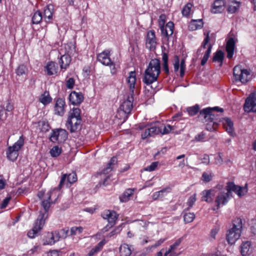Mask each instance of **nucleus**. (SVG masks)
<instances>
[{"label":"nucleus","mask_w":256,"mask_h":256,"mask_svg":"<svg viewBox=\"0 0 256 256\" xmlns=\"http://www.w3.org/2000/svg\"><path fill=\"white\" fill-rule=\"evenodd\" d=\"M215 193L216 191L213 189L204 190L202 192V200L208 203L212 202Z\"/></svg>","instance_id":"22"},{"label":"nucleus","mask_w":256,"mask_h":256,"mask_svg":"<svg viewBox=\"0 0 256 256\" xmlns=\"http://www.w3.org/2000/svg\"><path fill=\"white\" fill-rule=\"evenodd\" d=\"M110 51L105 50L97 55V60L104 66H109L112 60L110 58Z\"/></svg>","instance_id":"15"},{"label":"nucleus","mask_w":256,"mask_h":256,"mask_svg":"<svg viewBox=\"0 0 256 256\" xmlns=\"http://www.w3.org/2000/svg\"><path fill=\"white\" fill-rule=\"evenodd\" d=\"M54 7L52 4H48L44 8L43 18L46 23H49L52 20Z\"/></svg>","instance_id":"17"},{"label":"nucleus","mask_w":256,"mask_h":256,"mask_svg":"<svg viewBox=\"0 0 256 256\" xmlns=\"http://www.w3.org/2000/svg\"><path fill=\"white\" fill-rule=\"evenodd\" d=\"M62 152V149L58 146H54L50 150V155L54 158L58 156Z\"/></svg>","instance_id":"46"},{"label":"nucleus","mask_w":256,"mask_h":256,"mask_svg":"<svg viewBox=\"0 0 256 256\" xmlns=\"http://www.w3.org/2000/svg\"><path fill=\"white\" fill-rule=\"evenodd\" d=\"M75 84V80L74 78H70L66 82V88L68 89H72Z\"/></svg>","instance_id":"62"},{"label":"nucleus","mask_w":256,"mask_h":256,"mask_svg":"<svg viewBox=\"0 0 256 256\" xmlns=\"http://www.w3.org/2000/svg\"><path fill=\"white\" fill-rule=\"evenodd\" d=\"M54 190L55 189L50 190L46 194V196H48L46 198L42 201L41 205L43 207L44 210L40 212V214L34 223L33 228L28 232L27 235L30 238H34L38 234V232L42 229L44 224L45 220L48 216V212L50 204L52 203L54 204L56 202L58 198H56L54 202L51 200L52 194Z\"/></svg>","instance_id":"1"},{"label":"nucleus","mask_w":256,"mask_h":256,"mask_svg":"<svg viewBox=\"0 0 256 256\" xmlns=\"http://www.w3.org/2000/svg\"><path fill=\"white\" fill-rule=\"evenodd\" d=\"M81 110L79 108H73L68 113L66 126L71 133L76 132L82 122Z\"/></svg>","instance_id":"3"},{"label":"nucleus","mask_w":256,"mask_h":256,"mask_svg":"<svg viewBox=\"0 0 256 256\" xmlns=\"http://www.w3.org/2000/svg\"><path fill=\"white\" fill-rule=\"evenodd\" d=\"M242 220L240 218H236L232 220V228L242 232Z\"/></svg>","instance_id":"34"},{"label":"nucleus","mask_w":256,"mask_h":256,"mask_svg":"<svg viewBox=\"0 0 256 256\" xmlns=\"http://www.w3.org/2000/svg\"><path fill=\"white\" fill-rule=\"evenodd\" d=\"M166 19V16L164 14H161L158 18V24L160 29L162 28V26H164Z\"/></svg>","instance_id":"59"},{"label":"nucleus","mask_w":256,"mask_h":256,"mask_svg":"<svg viewBox=\"0 0 256 256\" xmlns=\"http://www.w3.org/2000/svg\"><path fill=\"white\" fill-rule=\"evenodd\" d=\"M186 211H183L184 220L185 223H190L192 222L195 218V214L193 212H186Z\"/></svg>","instance_id":"41"},{"label":"nucleus","mask_w":256,"mask_h":256,"mask_svg":"<svg viewBox=\"0 0 256 256\" xmlns=\"http://www.w3.org/2000/svg\"><path fill=\"white\" fill-rule=\"evenodd\" d=\"M162 132H160V134L162 135L169 134L172 130V127L171 126L168 124L166 126L164 124H162Z\"/></svg>","instance_id":"55"},{"label":"nucleus","mask_w":256,"mask_h":256,"mask_svg":"<svg viewBox=\"0 0 256 256\" xmlns=\"http://www.w3.org/2000/svg\"><path fill=\"white\" fill-rule=\"evenodd\" d=\"M146 44L150 45L149 48L152 50L156 48V38L154 30H150L148 32L146 35Z\"/></svg>","instance_id":"20"},{"label":"nucleus","mask_w":256,"mask_h":256,"mask_svg":"<svg viewBox=\"0 0 256 256\" xmlns=\"http://www.w3.org/2000/svg\"><path fill=\"white\" fill-rule=\"evenodd\" d=\"M58 129H54L50 137V140L53 142H60Z\"/></svg>","instance_id":"43"},{"label":"nucleus","mask_w":256,"mask_h":256,"mask_svg":"<svg viewBox=\"0 0 256 256\" xmlns=\"http://www.w3.org/2000/svg\"><path fill=\"white\" fill-rule=\"evenodd\" d=\"M240 252L242 256H248L252 252L250 242H243L240 246Z\"/></svg>","instance_id":"23"},{"label":"nucleus","mask_w":256,"mask_h":256,"mask_svg":"<svg viewBox=\"0 0 256 256\" xmlns=\"http://www.w3.org/2000/svg\"><path fill=\"white\" fill-rule=\"evenodd\" d=\"M40 101L44 106L51 102L52 101V98L50 96L49 92L46 90L42 94L40 98Z\"/></svg>","instance_id":"31"},{"label":"nucleus","mask_w":256,"mask_h":256,"mask_svg":"<svg viewBox=\"0 0 256 256\" xmlns=\"http://www.w3.org/2000/svg\"><path fill=\"white\" fill-rule=\"evenodd\" d=\"M244 110L247 112H256V93H252L246 98L244 105Z\"/></svg>","instance_id":"7"},{"label":"nucleus","mask_w":256,"mask_h":256,"mask_svg":"<svg viewBox=\"0 0 256 256\" xmlns=\"http://www.w3.org/2000/svg\"><path fill=\"white\" fill-rule=\"evenodd\" d=\"M42 241L43 245L52 244L56 242L54 234L51 232H48L46 238H44Z\"/></svg>","instance_id":"35"},{"label":"nucleus","mask_w":256,"mask_h":256,"mask_svg":"<svg viewBox=\"0 0 256 256\" xmlns=\"http://www.w3.org/2000/svg\"><path fill=\"white\" fill-rule=\"evenodd\" d=\"M117 162L118 159L116 156L112 157L108 164L107 166L102 170V173L106 174L110 172L113 169V166L117 164Z\"/></svg>","instance_id":"28"},{"label":"nucleus","mask_w":256,"mask_h":256,"mask_svg":"<svg viewBox=\"0 0 256 256\" xmlns=\"http://www.w3.org/2000/svg\"><path fill=\"white\" fill-rule=\"evenodd\" d=\"M72 58L70 54H65L61 56L59 60V64L61 69H66L70 66Z\"/></svg>","instance_id":"21"},{"label":"nucleus","mask_w":256,"mask_h":256,"mask_svg":"<svg viewBox=\"0 0 256 256\" xmlns=\"http://www.w3.org/2000/svg\"><path fill=\"white\" fill-rule=\"evenodd\" d=\"M160 73V62L158 58L152 59L145 70L143 82L146 85L152 84L158 80Z\"/></svg>","instance_id":"2"},{"label":"nucleus","mask_w":256,"mask_h":256,"mask_svg":"<svg viewBox=\"0 0 256 256\" xmlns=\"http://www.w3.org/2000/svg\"><path fill=\"white\" fill-rule=\"evenodd\" d=\"M224 0H214L212 6L211 12L214 14L222 12L224 10Z\"/></svg>","instance_id":"18"},{"label":"nucleus","mask_w":256,"mask_h":256,"mask_svg":"<svg viewBox=\"0 0 256 256\" xmlns=\"http://www.w3.org/2000/svg\"><path fill=\"white\" fill-rule=\"evenodd\" d=\"M202 180L204 182H209L212 180V176L206 172H204L202 174Z\"/></svg>","instance_id":"61"},{"label":"nucleus","mask_w":256,"mask_h":256,"mask_svg":"<svg viewBox=\"0 0 256 256\" xmlns=\"http://www.w3.org/2000/svg\"><path fill=\"white\" fill-rule=\"evenodd\" d=\"M228 201V199L224 194V192H220L216 196L215 203L216 209H218L220 204L224 205Z\"/></svg>","instance_id":"25"},{"label":"nucleus","mask_w":256,"mask_h":256,"mask_svg":"<svg viewBox=\"0 0 256 256\" xmlns=\"http://www.w3.org/2000/svg\"><path fill=\"white\" fill-rule=\"evenodd\" d=\"M106 242L105 240H102V241L99 242L94 248H92V250L96 253H98L102 250Z\"/></svg>","instance_id":"54"},{"label":"nucleus","mask_w":256,"mask_h":256,"mask_svg":"<svg viewBox=\"0 0 256 256\" xmlns=\"http://www.w3.org/2000/svg\"><path fill=\"white\" fill-rule=\"evenodd\" d=\"M120 256H130L132 254V250L128 244H124L119 248Z\"/></svg>","instance_id":"30"},{"label":"nucleus","mask_w":256,"mask_h":256,"mask_svg":"<svg viewBox=\"0 0 256 256\" xmlns=\"http://www.w3.org/2000/svg\"><path fill=\"white\" fill-rule=\"evenodd\" d=\"M38 126H40L41 131L42 132H48L50 128V124L48 122L44 120L40 121L38 122Z\"/></svg>","instance_id":"44"},{"label":"nucleus","mask_w":256,"mask_h":256,"mask_svg":"<svg viewBox=\"0 0 256 256\" xmlns=\"http://www.w3.org/2000/svg\"><path fill=\"white\" fill-rule=\"evenodd\" d=\"M60 232L61 236V238L65 239L68 236V228L61 229L60 230Z\"/></svg>","instance_id":"63"},{"label":"nucleus","mask_w":256,"mask_h":256,"mask_svg":"<svg viewBox=\"0 0 256 256\" xmlns=\"http://www.w3.org/2000/svg\"><path fill=\"white\" fill-rule=\"evenodd\" d=\"M238 40H234V38H230L226 42V51L227 53L226 57L228 59L232 58L234 54V50L236 48V43Z\"/></svg>","instance_id":"12"},{"label":"nucleus","mask_w":256,"mask_h":256,"mask_svg":"<svg viewBox=\"0 0 256 256\" xmlns=\"http://www.w3.org/2000/svg\"><path fill=\"white\" fill-rule=\"evenodd\" d=\"M66 106L65 100L62 98H58L56 102L54 111V114L62 116L64 114V107Z\"/></svg>","instance_id":"14"},{"label":"nucleus","mask_w":256,"mask_h":256,"mask_svg":"<svg viewBox=\"0 0 256 256\" xmlns=\"http://www.w3.org/2000/svg\"><path fill=\"white\" fill-rule=\"evenodd\" d=\"M183 240V237H181L180 238L176 240V242L170 246V248L168 250V251H166L164 256H167L170 253L172 252V250H174L177 248V247L182 242V240Z\"/></svg>","instance_id":"40"},{"label":"nucleus","mask_w":256,"mask_h":256,"mask_svg":"<svg viewBox=\"0 0 256 256\" xmlns=\"http://www.w3.org/2000/svg\"><path fill=\"white\" fill-rule=\"evenodd\" d=\"M243 72V68L241 66H236L233 68V76L236 82H238V79Z\"/></svg>","instance_id":"42"},{"label":"nucleus","mask_w":256,"mask_h":256,"mask_svg":"<svg viewBox=\"0 0 256 256\" xmlns=\"http://www.w3.org/2000/svg\"><path fill=\"white\" fill-rule=\"evenodd\" d=\"M250 72L246 70L243 68V72L238 79V82H240L242 84L246 83L250 78Z\"/></svg>","instance_id":"32"},{"label":"nucleus","mask_w":256,"mask_h":256,"mask_svg":"<svg viewBox=\"0 0 256 256\" xmlns=\"http://www.w3.org/2000/svg\"><path fill=\"white\" fill-rule=\"evenodd\" d=\"M212 47V44H209L208 46V48L206 52H205L204 56L200 64L202 66H204L206 64L207 60H208L210 54L211 53Z\"/></svg>","instance_id":"39"},{"label":"nucleus","mask_w":256,"mask_h":256,"mask_svg":"<svg viewBox=\"0 0 256 256\" xmlns=\"http://www.w3.org/2000/svg\"><path fill=\"white\" fill-rule=\"evenodd\" d=\"M136 188H128L120 196V202H126L130 200V198L134 195Z\"/></svg>","instance_id":"24"},{"label":"nucleus","mask_w":256,"mask_h":256,"mask_svg":"<svg viewBox=\"0 0 256 256\" xmlns=\"http://www.w3.org/2000/svg\"><path fill=\"white\" fill-rule=\"evenodd\" d=\"M104 219L107 220L108 222L116 224L118 214L113 210H106L101 214Z\"/></svg>","instance_id":"10"},{"label":"nucleus","mask_w":256,"mask_h":256,"mask_svg":"<svg viewBox=\"0 0 256 256\" xmlns=\"http://www.w3.org/2000/svg\"><path fill=\"white\" fill-rule=\"evenodd\" d=\"M24 144V138L23 136H21L19 140L12 146L8 147L6 150L7 158L12 162L16 161L18 156V151L22 147Z\"/></svg>","instance_id":"5"},{"label":"nucleus","mask_w":256,"mask_h":256,"mask_svg":"<svg viewBox=\"0 0 256 256\" xmlns=\"http://www.w3.org/2000/svg\"><path fill=\"white\" fill-rule=\"evenodd\" d=\"M174 71L176 72L180 68V59L178 56L176 55L174 57Z\"/></svg>","instance_id":"64"},{"label":"nucleus","mask_w":256,"mask_h":256,"mask_svg":"<svg viewBox=\"0 0 256 256\" xmlns=\"http://www.w3.org/2000/svg\"><path fill=\"white\" fill-rule=\"evenodd\" d=\"M238 186L236 185L234 182H228L226 183V190L230 191H232L234 192L236 194L237 192Z\"/></svg>","instance_id":"51"},{"label":"nucleus","mask_w":256,"mask_h":256,"mask_svg":"<svg viewBox=\"0 0 256 256\" xmlns=\"http://www.w3.org/2000/svg\"><path fill=\"white\" fill-rule=\"evenodd\" d=\"M192 6V4L190 3H188L186 6H184L182 10V14L186 17L189 16L191 11Z\"/></svg>","instance_id":"47"},{"label":"nucleus","mask_w":256,"mask_h":256,"mask_svg":"<svg viewBox=\"0 0 256 256\" xmlns=\"http://www.w3.org/2000/svg\"><path fill=\"white\" fill-rule=\"evenodd\" d=\"M210 32V31H208L207 32L206 34L205 33L204 34L206 35V38H204L203 42L202 44L201 48H206V46L208 44L210 40V36H209Z\"/></svg>","instance_id":"60"},{"label":"nucleus","mask_w":256,"mask_h":256,"mask_svg":"<svg viewBox=\"0 0 256 256\" xmlns=\"http://www.w3.org/2000/svg\"><path fill=\"white\" fill-rule=\"evenodd\" d=\"M196 201V194H194L192 196H190L187 202V204L188 206V207L184 210V211H188L190 210L191 208L192 207Z\"/></svg>","instance_id":"49"},{"label":"nucleus","mask_w":256,"mask_h":256,"mask_svg":"<svg viewBox=\"0 0 256 256\" xmlns=\"http://www.w3.org/2000/svg\"><path fill=\"white\" fill-rule=\"evenodd\" d=\"M8 116V114L4 106H0V122L4 120Z\"/></svg>","instance_id":"56"},{"label":"nucleus","mask_w":256,"mask_h":256,"mask_svg":"<svg viewBox=\"0 0 256 256\" xmlns=\"http://www.w3.org/2000/svg\"><path fill=\"white\" fill-rule=\"evenodd\" d=\"M233 4H229L227 8V11L228 13L234 14L239 8L240 6V2H236L235 0L232 2Z\"/></svg>","instance_id":"37"},{"label":"nucleus","mask_w":256,"mask_h":256,"mask_svg":"<svg viewBox=\"0 0 256 256\" xmlns=\"http://www.w3.org/2000/svg\"><path fill=\"white\" fill-rule=\"evenodd\" d=\"M67 176V182L70 184L75 182L77 180V176L76 173L70 174Z\"/></svg>","instance_id":"57"},{"label":"nucleus","mask_w":256,"mask_h":256,"mask_svg":"<svg viewBox=\"0 0 256 256\" xmlns=\"http://www.w3.org/2000/svg\"><path fill=\"white\" fill-rule=\"evenodd\" d=\"M224 58V52L222 50H218L214 54L212 60L213 62H219L220 66H222V65Z\"/></svg>","instance_id":"29"},{"label":"nucleus","mask_w":256,"mask_h":256,"mask_svg":"<svg viewBox=\"0 0 256 256\" xmlns=\"http://www.w3.org/2000/svg\"><path fill=\"white\" fill-rule=\"evenodd\" d=\"M186 112H188L190 116H196L198 112L200 113V106L198 104H196L192 106L188 107L186 108Z\"/></svg>","instance_id":"36"},{"label":"nucleus","mask_w":256,"mask_h":256,"mask_svg":"<svg viewBox=\"0 0 256 256\" xmlns=\"http://www.w3.org/2000/svg\"><path fill=\"white\" fill-rule=\"evenodd\" d=\"M174 26L172 22H168L164 26H162L160 28L162 36V38H164L167 42H168L170 37L174 34Z\"/></svg>","instance_id":"8"},{"label":"nucleus","mask_w":256,"mask_h":256,"mask_svg":"<svg viewBox=\"0 0 256 256\" xmlns=\"http://www.w3.org/2000/svg\"><path fill=\"white\" fill-rule=\"evenodd\" d=\"M136 72L132 71L129 72L127 82L128 84L130 94L134 95V90L136 88Z\"/></svg>","instance_id":"19"},{"label":"nucleus","mask_w":256,"mask_h":256,"mask_svg":"<svg viewBox=\"0 0 256 256\" xmlns=\"http://www.w3.org/2000/svg\"><path fill=\"white\" fill-rule=\"evenodd\" d=\"M158 162H152L150 164V165L145 168L144 170H145L148 171V172L154 171L156 169V167L158 166Z\"/></svg>","instance_id":"58"},{"label":"nucleus","mask_w":256,"mask_h":256,"mask_svg":"<svg viewBox=\"0 0 256 256\" xmlns=\"http://www.w3.org/2000/svg\"><path fill=\"white\" fill-rule=\"evenodd\" d=\"M148 126V128L145 129L144 131L142 133L141 138L142 140L160 134L162 128V123L156 122L154 123L149 124V125Z\"/></svg>","instance_id":"6"},{"label":"nucleus","mask_w":256,"mask_h":256,"mask_svg":"<svg viewBox=\"0 0 256 256\" xmlns=\"http://www.w3.org/2000/svg\"><path fill=\"white\" fill-rule=\"evenodd\" d=\"M206 130L208 131L212 132L214 130L218 125V122H206Z\"/></svg>","instance_id":"50"},{"label":"nucleus","mask_w":256,"mask_h":256,"mask_svg":"<svg viewBox=\"0 0 256 256\" xmlns=\"http://www.w3.org/2000/svg\"><path fill=\"white\" fill-rule=\"evenodd\" d=\"M241 232L233 228L230 229L226 234V240L229 244H232L240 236Z\"/></svg>","instance_id":"16"},{"label":"nucleus","mask_w":256,"mask_h":256,"mask_svg":"<svg viewBox=\"0 0 256 256\" xmlns=\"http://www.w3.org/2000/svg\"><path fill=\"white\" fill-rule=\"evenodd\" d=\"M214 111L222 112H224V109L218 106L208 107L200 110L198 118L203 122H218L216 118L218 115H215L214 113Z\"/></svg>","instance_id":"4"},{"label":"nucleus","mask_w":256,"mask_h":256,"mask_svg":"<svg viewBox=\"0 0 256 256\" xmlns=\"http://www.w3.org/2000/svg\"><path fill=\"white\" fill-rule=\"evenodd\" d=\"M84 230V228L81 226H73L70 228V234L69 236H76L77 234H80L82 233Z\"/></svg>","instance_id":"45"},{"label":"nucleus","mask_w":256,"mask_h":256,"mask_svg":"<svg viewBox=\"0 0 256 256\" xmlns=\"http://www.w3.org/2000/svg\"><path fill=\"white\" fill-rule=\"evenodd\" d=\"M70 102L74 106H79L84 100V96L82 92L72 91L68 96Z\"/></svg>","instance_id":"9"},{"label":"nucleus","mask_w":256,"mask_h":256,"mask_svg":"<svg viewBox=\"0 0 256 256\" xmlns=\"http://www.w3.org/2000/svg\"><path fill=\"white\" fill-rule=\"evenodd\" d=\"M48 76H52L57 72L58 66L54 62H48L44 67Z\"/></svg>","instance_id":"27"},{"label":"nucleus","mask_w":256,"mask_h":256,"mask_svg":"<svg viewBox=\"0 0 256 256\" xmlns=\"http://www.w3.org/2000/svg\"><path fill=\"white\" fill-rule=\"evenodd\" d=\"M167 189H170L169 187H167L162 189V190L154 192L152 195V198L154 200H156L160 198L164 197V193L165 192Z\"/></svg>","instance_id":"52"},{"label":"nucleus","mask_w":256,"mask_h":256,"mask_svg":"<svg viewBox=\"0 0 256 256\" xmlns=\"http://www.w3.org/2000/svg\"><path fill=\"white\" fill-rule=\"evenodd\" d=\"M236 194L238 196L241 197L244 196L248 192L247 184L244 186H238Z\"/></svg>","instance_id":"53"},{"label":"nucleus","mask_w":256,"mask_h":256,"mask_svg":"<svg viewBox=\"0 0 256 256\" xmlns=\"http://www.w3.org/2000/svg\"><path fill=\"white\" fill-rule=\"evenodd\" d=\"M203 26L204 22L202 19L192 20L188 25V28L190 30H195L202 28Z\"/></svg>","instance_id":"26"},{"label":"nucleus","mask_w":256,"mask_h":256,"mask_svg":"<svg viewBox=\"0 0 256 256\" xmlns=\"http://www.w3.org/2000/svg\"><path fill=\"white\" fill-rule=\"evenodd\" d=\"M223 126L228 133L232 137L236 136L234 130V122L229 118H222V120Z\"/></svg>","instance_id":"13"},{"label":"nucleus","mask_w":256,"mask_h":256,"mask_svg":"<svg viewBox=\"0 0 256 256\" xmlns=\"http://www.w3.org/2000/svg\"><path fill=\"white\" fill-rule=\"evenodd\" d=\"M42 12L40 10H38L34 13L32 18V24H40L42 22Z\"/></svg>","instance_id":"33"},{"label":"nucleus","mask_w":256,"mask_h":256,"mask_svg":"<svg viewBox=\"0 0 256 256\" xmlns=\"http://www.w3.org/2000/svg\"><path fill=\"white\" fill-rule=\"evenodd\" d=\"M134 100V95L130 94L127 97V98L120 105V108L125 114H129L133 108V102Z\"/></svg>","instance_id":"11"},{"label":"nucleus","mask_w":256,"mask_h":256,"mask_svg":"<svg viewBox=\"0 0 256 256\" xmlns=\"http://www.w3.org/2000/svg\"><path fill=\"white\" fill-rule=\"evenodd\" d=\"M60 142L66 140L68 138V133L66 130L62 128L58 129Z\"/></svg>","instance_id":"48"},{"label":"nucleus","mask_w":256,"mask_h":256,"mask_svg":"<svg viewBox=\"0 0 256 256\" xmlns=\"http://www.w3.org/2000/svg\"><path fill=\"white\" fill-rule=\"evenodd\" d=\"M28 68L24 64H21L16 70V73L18 76H22L26 74Z\"/></svg>","instance_id":"38"}]
</instances>
